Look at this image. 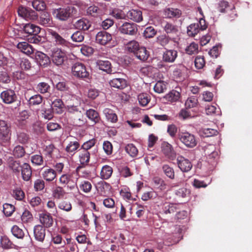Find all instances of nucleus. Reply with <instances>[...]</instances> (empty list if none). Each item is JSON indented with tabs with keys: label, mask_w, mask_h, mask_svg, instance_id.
Here are the masks:
<instances>
[{
	"label": "nucleus",
	"mask_w": 252,
	"mask_h": 252,
	"mask_svg": "<svg viewBox=\"0 0 252 252\" xmlns=\"http://www.w3.org/2000/svg\"><path fill=\"white\" fill-rule=\"evenodd\" d=\"M17 47L23 53L30 55L33 54L34 49L32 47L26 42H20L17 44Z\"/></svg>",
	"instance_id": "nucleus-22"
},
{
	"label": "nucleus",
	"mask_w": 252,
	"mask_h": 252,
	"mask_svg": "<svg viewBox=\"0 0 252 252\" xmlns=\"http://www.w3.org/2000/svg\"><path fill=\"white\" fill-rule=\"evenodd\" d=\"M201 132L202 135L205 137L212 136L217 135L218 133L217 130L209 128H203Z\"/></svg>",
	"instance_id": "nucleus-63"
},
{
	"label": "nucleus",
	"mask_w": 252,
	"mask_h": 252,
	"mask_svg": "<svg viewBox=\"0 0 252 252\" xmlns=\"http://www.w3.org/2000/svg\"><path fill=\"white\" fill-rule=\"evenodd\" d=\"M32 6L37 11H43L46 8L45 3L41 0H34L32 2Z\"/></svg>",
	"instance_id": "nucleus-53"
},
{
	"label": "nucleus",
	"mask_w": 252,
	"mask_h": 252,
	"mask_svg": "<svg viewBox=\"0 0 252 252\" xmlns=\"http://www.w3.org/2000/svg\"><path fill=\"white\" fill-rule=\"evenodd\" d=\"M63 103L62 99H55L52 103L51 108L57 114L62 113L63 110Z\"/></svg>",
	"instance_id": "nucleus-35"
},
{
	"label": "nucleus",
	"mask_w": 252,
	"mask_h": 252,
	"mask_svg": "<svg viewBox=\"0 0 252 252\" xmlns=\"http://www.w3.org/2000/svg\"><path fill=\"white\" fill-rule=\"evenodd\" d=\"M36 89L38 92L41 94H45L48 92L50 87L47 83L40 82L37 84Z\"/></svg>",
	"instance_id": "nucleus-55"
},
{
	"label": "nucleus",
	"mask_w": 252,
	"mask_h": 252,
	"mask_svg": "<svg viewBox=\"0 0 252 252\" xmlns=\"http://www.w3.org/2000/svg\"><path fill=\"white\" fill-rule=\"evenodd\" d=\"M42 175L43 178L47 181H52L56 177V171L52 168L45 169Z\"/></svg>",
	"instance_id": "nucleus-41"
},
{
	"label": "nucleus",
	"mask_w": 252,
	"mask_h": 252,
	"mask_svg": "<svg viewBox=\"0 0 252 252\" xmlns=\"http://www.w3.org/2000/svg\"><path fill=\"white\" fill-rule=\"evenodd\" d=\"M198 104L197 98L194 96L188 97L185 102V106L186 108H191L195 107Z\"/></svg>",
	"instance_id": "nucleus-52"
},
{
	"label": "nucleus",
	"mask_w": 252,
	"mask_h": 252,
	"mask_svg": "<svg viewBox=\"0 0 252 252\" xmlns=\"http://www.w3.org/2000/svg\"><path fill=\"white\" fill-rule=\"evenodd\" d=\"M8 166L14 173L18 175L20 174L21 166L19 161L15 160L12 158H9L8 159Z\"/></svg>",
	"instance_id": "nucleus-25"
},
{
	"label": "nucleus",
	"mask_w": 252,
	"mask_h": 252,
	"mask_svg": "<svg viewBox=\"0 0 252 252\" xmlns=\"http://www.w3.org/2000/svg\"><path fill=\"white\" fill-rule=\"evenodd\" d=\"M154 90L157 93H162L166 90V85L163 81H158L155 85Z\"/></svg>",
	"instance_id": "nucleus-61"
},
{
	"label": "nucleus",
	"mask_w": 252,
	"mask_h": 252,
	"mask_svg": "<svg viewBox=\"0 0 252 252\" xmlns=\"http://www.w3.org/2000/svg\"><path fill=\"white\" fill-rule=\"evenodd\" d=\"M23 31L29 35H36L39 33L40 28L34 24L29 23L24 26Z\"/></svg>",
	"instance_id": "nucleus-18"
},
{
	"label": "nucleus",
	"mask_w": 252,
	"mask_h": 252,
	"mask_svg": "<svg viewBox=\"0 0 252 252\" xmlns=\"http://www.w3.org/2000/svg\"><path fill=\"white\" fill-rule=\"evenodd\" d=\"M127 17L135 22H140L143 20L142 11L139 9H131L126 13Z\"/></svg>",
	"instance_id": "nucleus-15"
},
{
	"label": "nucleus",
	"mask_w": 252,
	"mask_h": 252,
	"mask_svg": "<svg viewBox=\"0 0 252 252\" xmlns=\"http://www.w3.org/2000/svg\"><path fill=\"white\" fill-rule=\"evenodd\" d=\"M161 151L164 156L171 160H174L176 154L172 146L167 142H163L161 145Z\"/></svg>",
	"instance_id": "nucleus-7"
},
{
	"label": "nucleus",
	"mask_w": 252,
	"mask_h": 252,
	"mask_svg": "<svg viewBox=\"0 0 252 252\" xmlns=\"http://www.w3.org/2000/svg\"><path fill=\"white\" fill-rule=\"evenodd\" d=\"M79 161L81 166L85 167L88 165L90 159V153L87 150L80 149L78 153Z\"/></svg>",
	"instance_id": "nucleus-14"
},
{
	"label": "nucleus",
	"mask_w": 252,
	"mask_h": 252,
	"mask_svg": "<svg viewBox=\"0 0 252 252\" xmlns=\"http://www.w3.org/2000/svg\"><path fill=\"white\" fill-rule=\"evenodd\" d=\"M96 66L100 70L105 72L107 74H113L115 73L112 70L110 62L108 60H97L96 62Z\"/></svg>",
	"instance_id": "nucleus-10"
},
{
	"label": "nucleus",
	"mask_w": 252,
	"mask_h": 252,
	"mask_svg": "<svg viewBox=\"0 0 252 252\" xmlns=\"http://www.w3.org/2000/svg\"><path fill=\"white\" fill-rule=\"evenodd\" d=\"M200 31L198 24H191L187 28V33L189 36H194Z\"/></svg>",
	"instance_id": "nucleus-44"
},
{
	"label": "nucleus",
	"mask_w": 252,
	"mask_h": 252,
	"mask_svg": "<svg viewBox=\"0 0 252 252\" xmlns=\"http://www.w3.org/2000/svg\"><path fill=\"white\" fill-rule=\"evenodd\" d=\"M0 97L3 102L6 104L14 102L17 98L15 92L11 89L3 91L0 94Z\"/></svg>",
	"instance_id": "nucleus-9"
},
{
	"label": "nucleus",
	"mask_w": 252,
	"mask_h": 252,
	"mask_svg": "<svg viewBox=\"0 0 252 252\" xmlns=\"http://www.w3.org/2000/svg\"><path fill=\"white\" fill-rule=\"evenodd\" d=\"M31 159L32 163L35 165H42L44 163L43 157L40 154L32 155Z\"/></svg>",
	"instance_id": "nucleus-50"
},
{
	"label": "nucleus",
	"mask_w": 252,
	"mask_h": 252,
	"mask_svg": "<svg viewBox=\"0 0 252 252\" xmlns=\"http://www.w3.org/2000/svg\"><path fill=\"white\" fill-rule=\"evenodd\" d=\"M103 113L107 121L112 123H115L118 121L117 115L112 109L107 108H105L103 111Z\"/></svg>",
	"instance_id": "nucleus-31"
},
{
	"label": "nucleus",
	"mask_w": 252,
	"mask_h": 252,
	"mask_svg": "<svg viewBox=\"0 0 252 252\" xmlns=\"http://www.w3.org/2000/svg\"><path fill=\"white\" fill-rule=\"evenodd\" d=\"M134 54L137 59L142 61H146L149 56L148 52L144 47H140Z\"/></svg>",
	"instance_id": "nucleus-37"
},
{
	"label": "nucleus",
	"mask_w": 252,
	"mask_h": 252,
	"mask_svg": "<svg viewBox=\"0 0 252 252\" xmlns=\"http://www.w3.org/2000/svg\"><path fill=\"white\" fill-rule=\"evenodd\" d=\"M163 98L166 101V103H173L180 100L181 94L179 92L173 90L166 94Z\"/></svg>",
	"instance_id": "nucleus-13"
},
{
	"label": "nucleus",
	"mask_w": 252,
	"mask_h": 252,
	"mask_svg": "<svg viewBox=\"0 0 252 252\" xmlns=\"http://www.w3.org/2000/svg\"><path fill=\"white\" fill-rule=\"evenodd\" d=\"M125 150L132 157H136L138 154V150L133 144H127L125 147Z\"/></svg>",
	"instance_id": "nucleus-49"
},
{
	"label": "nucleus",
	"mask_w": 252,
	"mask_h": 252,
	"mask_svg": "<svg viewBox=\"0 0 252 252\" xmlns=\"http://www.w3.org/2000/svg\"><path fill=\"white\" fill-rule=\"evenodd\" d=\"M35 59L38 63L40 66H46L50 63L49 58L46 54L41 52H36Z\"/></svg>",
	"instance_id": "nucleus-21"
},
{
	"label": "nucleus",
	"mask_w": 252,
	"mask_h": 252,
	"mask_svg": "<svg viewBox=\"0 0 252 252\" xmlns=\"http://www.w3.org/2000/svg\"><path fill=\"white\" fill-rule=\"evenodd\" d=\"M113 173L112 168L107 165H104L100 172V178L103 180H107L110 178Z\"/></svg>",
	"instance_id": "nucleus-36"
},
{
	"label": "nucleus",
	"mask_w": 252,
	"mask_h": 252,
	"mask_svg": "<svg viewBox=\"0 0 252 252\" xmlns=\"http://www.w3.org/2000/svg\"><path fill=\"white\" fill-rule=\"evenodd\" d=\"M15 207L13 205L5 203L3 205V212L6 216H10L14 211Z\"/></svg>",
	"instance_id": "nucleus-59"
},
{
	"label": "nucleus",
	"mask_w": 252,
	"mask_h": 252,
	"mask_svg": "<svg viewBox=\"0 0 252 252\" xmlns=\"http://www.w3.org/2000/svg\"><path fill=\"white\" fill-rule=\"evenodd\" d=\"M10 131V126L7 122L4 120H0V138H7Z\"/></svg>",
	"instance_id": "nucleus-24"
},
{
	"label": "nucleus",
	"mask_w": 252,
	"mask_h": 252,
	"mask_svg": "<svg viewBox=\"0 0 252 252\" xmlns=\"http://www.w3.org/2000/svg\"><path fill=\"white\" fill-rule=\"evenodd\" d=\"M11 231L13 235L18 239H22L24 237L25 233L24 231L17 225H14L11 228Z\"/></svg>",
	"instance_id": "nucleus-47"
},
{
	"label": "nucleus",
	"mask_w": 252,
	"mask_h": 252,
	"mask_svg": "<svg viewBox=\"0 0 252 252\" xmlns=\"http://www.w3.org/2000/svg\"><path fill=\"white\" fill-rule=\"evenodd\" d=\"M204 153L209 159H215L218 156V153L215 151V147L214 145H208L204 147Z\"/></svg>",
	"instance_id": "nucleus-28"
},
{
	"label": "nucleus",
	"mask_w": 252,
	"mask_h": 252,
	"mask_svg": "<svg viewBox=\"0 0 252 252\" xmlns=\"http://www.w3.org/2000/svg\"><path fill=\"white\" fill-rule=\"evenodd\" d=\"M165 32L168 34L177 35L179 32L178 27L172 23L166 22L163 26Z\"/></svg>",
	"instance_id": "nucleus-32"
},
{
	"label": "nucleus",
	"mask_w": 252,
	"mask_h": 252,
	"mask_svg": "<svg viewBox=\"0 0 252 252\" xmlns=\"http://www.w3.org/2000/svg\"><path fill=\"white\" fill-rule=\"evenodd\" d=\"M138 99L139 104L142 106H146L150 101V96L147 94L142 93L138 95Z\"/></svg>",
	"instance_id": "nucleus-56"
},
{
	"label": "nucleus",
	"mask_w": 252,
	"mask_h": 252,
	"mask_svg": "<svg viewBox=\"0 0 252 252\" xmlns=\"http://www.w3.org/2000/svg\"><path fill=\"white\" fill-rule=\"evenodd\" d=\"M52 60L57 65H62L66 57L65 53L58 48H54L52 51Z\"/></svg>",
	"instance_id": "nucleus-6"
},
{
	"label": "nucleus",
	"mask_w": 252,
	"mask_h": 252,
	"mask_svg": "<svg viewBox=\"0 0 252 252\" xmlns=\"http://www.w3.org/2000/svg\"><path fill=\"white\" fill-rule=\"evenodd\" d=\"M18 14L19 16L26 20L34 21L37 19V15L35 11L22 6L18 8Z\"/></svg>",
	"instance_id": "nucleus-4"
},
{
	"label": "nucleus",
	"mask_w": 252,
	"mask_h": 252,
	"mask_svg": "<svg viewBox=\"0 0 252 252\" xmlns=\"http://www.w3.org/2000/svg\"><path fill=\"white\" fill-rule=\"evenodd\" d=\"M21 219L23 223L30 222L32 220V215L28 210H25L21 216Z\"/></svg>",
	"instance_id": "nucleus-60"
},
{
	"label": "nucleus",
	"mask_w": 252,
	"mask_h": 252,
	"mask_svg": "<svg viewBox=\"0 0 252 252\" xmlns=\"http://www.w3.org/2000/svg\"><path fill=\"white\" fill-rule=\"evenodd\" d=\"M139 48L138 42L134 40L128 42L126 45V49L128 52L133 53L134 54L135 53Z\"/></svg>",
	"instance_id": "nucleus-45"
},
{
	"label": "nucleus",
	"mask_w": 252,
	"mask_h": 252,
	"mask_svg": "<svg viewBox=\"0 0 252 252\" xmlns=\"http://www.w3.org/2000/svg\"><path fill=\"white\" fill-rule=\"evenodd\" d=\"M77 9L73 6H67L64 7H61L55 9L53 13L57 19L65 21L69 18L75 16L77 14Z\"/></svg>",
	"instance_id": "nucleus-1"
},
{
	"label": "nucleus",
	"mask_w": 252,
	"mask_h": 252,
	"mask_svg": "<svg viewBox=\"0 0 252 252\" xmlns=\"http://www.w3.org/2000/svg\"><path fill=\"white\" fill-rule=\"evenodd\" d=\"M34 237L36 240L43 242L45 236V229L41 225H36L33 229Z\"/></svg>",
	"instance_id": "nucleus-16"
},
{
	"label": "nucleus",
	"mask_w": 252,
	"mask_h": 252,
	"mask_svg": "<svg viewBox=\"0 0 252 252\" xmlns=\"http://www.w3.org/2000/svg\"><path fill=\"white\" fill-rule=\"evenodd\" d=\"M86 13L88 16L96 17L103 14L101 9L94 5H91L86 9Z\"/></svg>",
	"instance_id": "nucleus-30"
},
{
	"label": "nucleus",
	"mask_w": 252,
	"mask_h": 252,
	"mask_svg": "<svg viewBox=\"0 0 252 252\" xmlns=\"http://www.w3.org/2000/svg\"><path fill=\"white\" fill-rule=\"evenodd\" d=\"M181 11L177 8H168L164 10V15L167 18H179L181 15Z\"/></svg>",
	"instance_id": "nucleus-33"
},
{
	"label": "nucleus",
	"mask_w": 252,
	"mask_h": 252,
	"mask_svg": "<svg viewBox=\"0 0 252 252\" xmlns=\"http://www.w3.org/2000/svg\"><path fill=\"white\" fill-rule=\"evenodd\" d=\"M39 220L46 227H50L53 223V219L50 214L43 213L39 216Z\"/></svg>",
	"instance_id": "nucleus-27"
},
{
	"label": "nucleus",
	"mask_w": 252,
	"mask_h": 252,
	"mask_svg": "<svg viewBox=\"0 0 252 252\" xmlns=\"http://www.w3.org/2000/svg\"><path fill=\"white\" fill-rule=\"evenodd\" d=\"M71 73L73 76L78 79L86 80L91 78L90 72L86 65L81 63H75L72 65Z\"/></svg>",
	"instance_id": "nucleus-2"
},
{
	"label": "nucleus",
	"mask_w": 252,
	"mask_h": 252,
	"mask_svg": "<svg viewBox=\"0 0 252 252\" xmlns=\"http://www.w3.org/2000/svg\"><path fill=\"white\" fill-rule=\"evenodd\" d=\"M42 101V97L40 94H35L31 96L29 99L30 105H36L40 104Z\"/></svg>",
	"instance_id": "nucleus-57"
},
{
	"label": "nucleus",
	"mask_w": 252,
	"mask_h": 252,
	"mask_svg": "<svg viewBox=\"0 0 252 252\" xmlns=\"http://www.w3.org/2000/svg\"><path fill=\"white\" fill-rule=\"evenodd\" d=\"M198 44L194 43H191L186 49L187 53L189 55L197 53L198 52Z\"/></svg>",
	"instance_id": "nucleus-62"
},
{
	"label": "nucleus",
	"mask_w": 252,
	"mask_h": 252,
	"mask_svg": "<svg viewBox=\"0 0 252 252\" xmlns=\"http://www.w3.org/2000/svg\"><path fill=\"white\" fill-rule=\"evenodd\" d=\"M92 188L91 183L87 180H83L80 182L79 184V189L85 193L90 192Z\"/></svg>",
	"instance_id": "nucleus-43"
},
{
	"label": "nucleus",
	"mask_w": 252,
	"mask_h": 252,
	"mask_svg": "<svg viewBox=\"0 0 252 252\" xmlns=\"http://www.w3.org/2000/svg\"><path fill=\"white\" fill-rule=\"evenodd\" d=\"M48 33L51 37L54 40L56 44L62 46H67L68 42L62 37L59 34L53 30H48Z\"/></svg>",
	"instance_id": "nucleus-17"
},
{
	"label": "nucleus",
	"mask_w": 252,
	"mask_h": 252,
	"mask_svg": "<svg viewBox=\"0 0 252 252\" xmlns=\"http://www.w3.org/2000/svg\"><path fill=\"white\" fill-rule=\"evenodd\" d=\"M79 147L80 144L77 140L70 141L66 146L65 150L68 154L73 155Z\"/></svg>",
	"instance_id": "nucleus-38"
},
{
	"label": "nucleus",
	"mask_w": 252,
	"mask_h": 252,
	"mask_svg": "<svg viewBox=\"0 0 252 252\" xmlns=\"http://www.w3.org/2000/svg\"><path fill=\"white\" fill-rule=\"evenodd\" d=\"M13 155L16 158L23 157L25 154L24 148L20 145H17L14 147L13 150Z\"/></svg>",
	"instance_id": "nucleus-51"
},
{
	"label": "nucleus",
	"mask_w": 252,
	"mask_h": 252,
	"mask_svg": "<svg viewBox=\"0 0 252 252\" xmlns=\"http://www.w3.org/2000/svg\"><path fill=\"white\" fill-rule=\"evenodd\" d=\"M29 117V112L27 110H23L20 113L18 117L16 125L21 128H23L27 124V120Z\"/></svg>",
	"instance_id": "nucleus-26"
},
{
	"label": "nucleus",
	"mask_w": 252,
	"mask_h": 252,
	"mask_svg": "<svg viewBox=\"0 0 252 252\" xmlns=\"http://www.w3.org/2000/svg\"><path fill=\"white\" fill-rule=\"evenodd\" d=\"M178 167L183 172H188L190 170L192 165L190 161L183 156H178L177 158Z\"/></svg>",
	"instance_id": "nucleus-8"
},
{
	"label": "nucleus",
	"mask_w": 252,
	"mask_h": 252,
	"mask_svg": "<svg viewBox=\"0 0 252 252\" xmlns=\"http://www.w3.org/2000/svg\"><path fill=\"white\" fill-rule=\"evenodd\" d=\"M74 25L77 29L87 31L91 27V23L86 18H82L77 20Z\"/></svg>",
	"instance_id": "nucleus-23"
},
{
	"label": "nucleus",
	"mask_w": 252,
	"mask_h": 252,
	"mask_svg": "<svg viewBox=\"0 0 252 252\" xmlns=\"http://www.w3.org/2000/svg\"><path fill=\"white\" fill-rule=\"evenodd\" d=\"M65 194L64 189L60 187H56L53 191V196L57 199L63 198Z\"/></svg>",
	"instance_id": "nucleus-54"
},
{
	"label": "nucleus",
	"mask_w": 252,
	"mask_h": 252,
	"mask_svg": "<svg viewBox=\"0 0 252 252\" xmlns=\"http://www.w3.org/2000/svg\"><path fill=\"white\" fill-rule=\"evenodd\" d=\"M111 87L119 89H123L126 87V82L123 78H114L109 82Z\"/></svg>",
	"instance_id": "nucleus-29"
},
{
	"label": "nucleus",
	"mask_w": 252,
	"mask_h": 252,
	"mask_svg": "<svg viewBox=\"0 0 252 252\" xmlns=\"http://www.w3.org/2000/svg\"><path fill=\"white\" fill-rule=\"evenodd\" d=\"M57 207L59 210L63 211L65 212H69L72 209L71 202L67 200L60 201L57 204Z\"/></svg>",
	"instance_id": "nucleus-39"
},
{
	"label": "nucleus",
	"mask_w": 252,
	"mask_h": 252,
	"mask_svg": "<svg viewBox=\"0 0 252 252\" xmlns=\"http://www.w3.org/2000/svg\"><path fill=\"white\" fill-rule=\"evenodd\" d=\"M178 138L185 147L188 148H193L197 144L196 136L187 131H179L178 134Z\"/></svg>",
	"instance_id": "nucleus-3"
},
{
	"label": "nucleus",
	"mask_w": 252,
	"mask_h": 252,
	"mask_svg": "<svg viewBox=\"0 0 252 252\" xmlns=\"http://www.w3.org/2000/svg\"><path fill=\"white\" fill-rule=\"evenodd\" d=\"M177 211L176 204L165 203L163 204L162 211L165 214H174Z\"/></svg>",
	"instance_id": "nucleus-42"
},
{
	"label": "nucleus",
	"mask_w": 252,
	"mask_h": 252,
	"mask_svg": "<svg viewBox=\"0 0 252 252\" xmlns=\"http://www.w3.org/2000/svg\"><path fill=\"white\" fill-rule=\"evenodd\" d=\"M177 54L175 50H166L163 54V60L166 63H173L177 57Z\"/></svg>",
	"instance_id": "nucleus-20"
},
{
	"label": "nucleus",
	"mask_w": 252,
	"mask_h": 252,
	"mask_svg": "<svg viewBox=\"0 0 252 252\" xmlns=\"http://www.w3.org/2000/svg\"><path fill=\"white\" fill-rule=\"evenodd\" d=\"M153 182L154 186L161 190L166 189V185L165 182L158 177H155L153 179Z\"/></svg>",
	"instance_id": "nucleus-46"
},
{
	"label": "nucleus",
	"mask_w": 252,
	"mask_h": 252,
	"mask_svg": "<svg viewBox=\"0 0 252 252\" xmlns=\"http://www.w3.org/2000/svg\"><path fill=\"white\" fill-rule=\"evenodd\" d=\"M37 20L38 23L44 27H50L53 25L52 18L50 14L47 12H42Z\"/></svg>",
	"instance_id": "nucleus-12"
},
{
	"label": "nucleus",
	"mask_w": 252,
	"mask_h": 252,
	"mask_svg": "<svg viewBox=\"0 0 252 252\" xmlns=\"http://www.w3.org/2000/svg\"><path fill=\"white\" fill-rule=\"evenodd\" d=\"M122 34L134 35L137 32V26L133 23L125 22L118 29Z\"/></svg>",
	"instance_id": "nucleus-5"
},
{
	"label": "nucleus",
	"mask_w": 252,
	"mask_h": 252,
	"mask_svg": "<svg viewBox=\"0 0 252 252\" xmlns=\"http://www.w3.org/2000/svg\"><path fill=\"white\" fill-rule=\"evenodd\" d=\"M162 170L164 174L169 179H173L175 178V172L173 168L167 164L162 166Z\"/></svg>",
	"instance_id": "nucleus-48"
},
{
	"label": "nucleus",
	"mask_w": 252,
	"mask_h": 252,
	"mask_svg": "<svg viewBox=\"0 0 252 252\" xmlns=\"http://www.w3.org/2000/svg\"><path fill=\"white\" fill-rule=\"evenodd\" d=\"M20 171L23 179L25 181H28L30 180L32 175V168L29 164L24 163L22 166Z\"/></svg>",
	"instance_id": "nucleus-19"
},
{
	"label": "nucleus",
	"mask_w": 252,
	"mask_h": 252,
	"mask_svg": "<svg viewBox=\"0 0 252 252\" xmlns=\"http://www.w3.org/2000/svg\"><path fill=\"white\" fill-rule=\"evenodd\" d=\"M111 40V34L106 31L99 32L95 36L96 42L101 45H105Z\"/></svg>",
	"instance_id": "nucleus-11"
},
{
	"label": "nucleus",
	"mask_w": 252,
	"mask_h": 252,
	"mask_svg": "<svg viewBox=\"0 0 252 252\" xmlns=\"http://www.w3.org/2000/svg\"><path fill=\"white\" fill-rule=\"evenodd\" d=\"M171 38L166 34H161L157 37V41L162 46L168 44Z\"/></svg>",
	"instance_id": "nucleus-58"
},
{
	"label": "nucleus",
	"mask_w": 252,
	"mask_h": 252,
	"mask_svg": "<svg viewBox=\"0 0 252 252\" xmlns=\"http://www.w3.org/2000/svg\"><path fill=\"white\" fill-rule=\"evenodd\" d=\"M47 207L48 208L49 212L51 213L53 216L57 218L60 217V211L58 210V208L56 205L55 202L53 200H49L47 203Z\"/></svg>",
	"instance_id": "nucleus-40"
},
{
	"label": "nucleus",
	"mask_w": 252,
	"mask_h": 252,
	"mask_svg": "<svg viewBox=\"0 0 252 252\" xmlns=\"http://www.w3.org/2000/svg\"><path fill=\"white\" fill-rule=\"evenodd\" d=\"M0 244L2 247L5 249H8L12 247V243L6 236L1 237Z\"/></svg>",
	"instance_id": "nucleus-64"
},
{
	"label": "nucleus",
	"mask_w": 252,
	"mask_h": 252,
	"mask_svg": "<svg viewBox=\"0 0 252 252\" xmlns=\"http://www.w3.org/2000/svg\"><path fill=\"white\" fill-rule=\"evenodd\" d=\"M86 114L87 117L94 122V124L98 123L100 120L98 112L93 109L88 110L86 112Z\"/></svg>",
	"instance_id": "nucleus-34"
}]
</instances>
